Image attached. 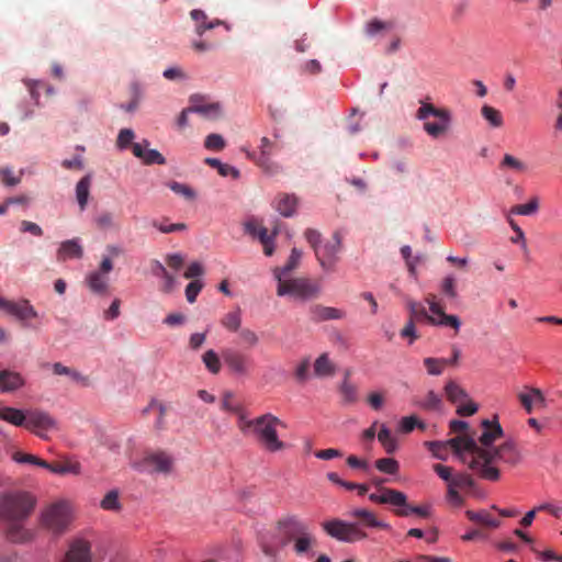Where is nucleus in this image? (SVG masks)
<instances>
[{
	"mask_svg": "<svg viewBox=\"0 0 562 562\" xmlns=\"http://www.w3.org/2000/svg\"><path fill=\"white\" fill-rule=\"evenodd\" d=\"M302 258V251L297 248H293L291 250L290 257L286 261V263L282 268H276L273 273L274 278L277 279V276L280 273L281 278H284L286 274H289L291 271L297 268L300 260Z\"/></svg>",
	"mask_w": 562,
	"mask_h": 562,
	"instance_id": "obj_35",
	"label": "nucleus"
},
{
	"mask_svg": "<svg viewBox=\"0 0 562 562\" xmlns=\"http://www.w3.org/2000/svg\"><path fill=\"white\" fill-rule=\"evenodd\" d=\"M425 445L431 451L434 457L437 458V459H440V460H446V458H447V448L448 447H450L453 450V448L449 443V440L446 441V442L427 441Z\"/></svg>",
	"mask_w": 562,
	"mask_h": 562,
	"instance_id": "obj_50",
	"label": "nucleus"
},
{
	"mask_svg": "<svg viewBox=\"0 0 562 562\" xmlns=\"http://www.w3.org/2000/svg\"><path fill=\"white\" fill-rule=\"evenodd\" d=\"M278 426L285 427L284 423L272 414H263L254 419H246L240 415L238 422L240 431L245 435H254L268 452H278L286 448V443L278 437Z\"/></svg>",
	"mask_w": 562,
	"mask_h": 562,
	"instance_id": "obj_4",
	"label": "nucleus"
},
{
	"mask_svg": "<svg viewBox=\"0 0 562 562\" xmlns=\"http://www.w3.org/2000/svg\"><path fill=\"white\" fill-rule=\"evenodd\" d=\"M91 186V176L81 178L76 186V199L81 211L87 207Z\"/></svg>",
	"mask_w": 562,
	"mask_h": 562,
	"instance_id": "obj_30",
	"label": "nucleus"
},
{
	"mask_svg": "<svg viewBox=\"0 0 562 562\" xmlns=\"http://www.w3.org/2000/svg\"><path fill=\"white\" fill-rule=\"evenodd\" d=\"M153 226L159 229L161 233L169 234L173 232L184 231L187 229V225L184 223H176V224H166L165 222L154 221Z\"/></svg>",
	"mask_w": 562,
	"mask_h": 562,
	"instance_id": "obj_61",
	"label": "nucleus"
},
{
	"mask_svg": "<svg viewBox=\"0 0 562 562\" xmlns=\"http://www.w3.org/2000/svg\"><path fill=\"white\" fill-rule=\"evenodd\" d=\"M481 115L483 116V119L485 121L488 122V124L492 127L498 128V127L503 126V124H504V120H503V115H502L501 111L488 105V104H484L482 106Z\"/></svg>",
	"mask_w": 562,
	"mask_h": 562,
	"instance_id": "obj_37",
	"label": "nucleus"
},
{
	"mask_svg": "<svg viewBox=\"0 0 562 562\" xmlns=\"http://www.w3.org/2000/svg\"><path fill=\"white\" fill-rule=\"evenodd\" d=\"M375 468L386 474H396L400 470L398 462L393 458H381L375 461Z\"/></svg>",
	"mask_w": 562,
	"mask_h": 562,
	"instance_id": "obj_46",
	"label": "nucleus"
},
{
	"mask_svg": "<svg viewBox=\"0 0 562 562\" xmlns=\"http://www.w3.org/2000/svg\"><path fill=\"white\" fill-rule=\"evenodd\" d=\"M381 494L372 493L369 495V499L376 504H390L395 507L406 505V495L397 490L393 488H381Z\"/></svg>",
	"mask_w": 562,
	"mask_h": 562,
	"instance_id": "obj_19",
	"label": "nucleus"
},
{
	"mask_svg": "<svg viewBox=\"0 0 562 562\" xmlns=\"http://www.w3.org/2000/svg\"><path fill=\"white\" fill-rule=\"evenodd\" d=\"M13 460L18 463H30V464H34V465H37V467H41V468H44L45 467H48V462L34 456V454H30V453H23V452H20V451H16L14 454H13Z\"/></svg>",
	"mask_w": 562,
	"mask_h": 562,
	"instance_id": "obj_48",
	"label": "nucleus"
},
{
	"mask_svg": "<svg viewBox=\"0 0 562 562\" xmlns=\"http://www.w3.org/2000/svg\"><path fill=\"white\" fill-rule=\"evenodd\" d=\"M0 419L5 420L14 426H25L26 414L21 409L13 407H0Z\"/></svg>",
	"mask_w": 562,
	"mask_h": 562,
	"instance_id": "obj_32",
	"label": "nucleus"
},
{
	"mask_svg": "<svg viewBox=\"0 0 562 562\" xmlns=\"http://www.w3.org/2000/svg\"><path fill=\"white\" fill-rule=\"evenodd\" d=\"M314 373H315V375H317L319 378L334 375V373H335V366L329 360L327 353H322L315 360Z\"/></svg>",
	"mask_w": 562,
	"mask_h": 562,
	"instance_id": "obj_34",
	"label": "nucleus"
},
{
	"mask_svg": "<svg viewBox=\"0 0 562 562\" xmlns=\"http://www.w3.org/2000/svg\"><path fill=\"white\" fill-rule=\"evenodd\" d=\"M474 484L473 477L464 472L454 474L450 482V485L457 488H473Z\"/></svg>",
	"mask_w": 562,
	"mask_h": 562,
	"instance_id": "obj_52",
	"label": "nucleus"
},
{
	"mask_svg": "<svg viewBox=\"0 0 562 562\" xmlns=\"http://www.w3.org/2000/svg\"><path fill=\"white\" fill-rule=\"evenodd\" d=\"M222 359L231 374L235 376H248L251 372V359L233 348H225L221 352Z\"/></svg>",
	"mask_w": 562,
	"mask_h": 562,
	"instance_id": "obj_9",
	"label": "nucleus"
},
{
	"mask_svg": "<svg viewBox=\"0 0 562 562\" xmlns=\"http://www.w3.org/2000/svg\"><path fill=\"white\" fill-rule=\"evenodd\" d=\"M307 243L315 251L324 241L322 240L321 233L313 228H307L304 233Z\"/></svg>",
	"mask_w": 562,
	"mask_h": 562,
	"instance_id": "obj_63",
	"label": "nucleus"
},
{
	"mask_svg": "<svg viewBox=\"0 0 562 562\" xmlns=\"http://www.w3.org/2000/svg\"><path fill=\"white\" fill-rule=\"evenodd\" d=\"M91 546L85 539H76L70 544L63 562H91Z\"/></svg>",
	"mask_w": 562,
	"mask_h": 562,
	"instance_id": "obj_17",
	"label": "nucleus"
},
{
	"mask_svg": "<svg viewBox=\"0 0 562 562\" xmlns=\"http://www.w3.org/2000/svg\"><path fill=\"white\" fill-rule=\"evenodd\" d=\"M509 225H510L512 229L515 232V236L512 237V239H510L512 243L520 244L521 248L525 251H527L528 247H527V241H526V237H525L524 231L513 220H509Z\"/></svg>",
	"mask_w": 562,
	"mask_h": 562,
	"instance_id": "obj_59",
	"label": "nucleus"
},
{
	"mask_svg": "<svg viewBox=\"0 0 562 562\" xmlns=\"http://www.w3.org/2000/svg\"><path fill=\"white\" fill-rule=\"evenodd\" d=\"M277 281L279 296L292 295L301 300H311L317 297L321 292V286L306 278L284 279L279 273Z\"/></svg>",
	"mask_w": 562,
	"mask_h": 562,
	"instance_id": "obj_5",
	"label": "nucleus"
},
{
	"mask_svg": "<svg viewBox=\"0 0 562 562\" xmlns=\"http://www.w3.org/2000/svg\"><path fill=\"white\" fill-rule=\"evenodd\" d=\"M449 443L462 463L488 481L499 479V470L493 465L494 462L503 461L515 465L521 460L519 450L510 440L493 449L479 450L473 436L464 434L450 439Z\"/></svg>",
	"mask_w": 562,
	"mask_h": 562,
	"instance_id": "obj_1",
	"label": "nucleus"
},
{
	"mask_svg": "<svg viewBox=\"0 0 562 562\" xmlns=\"http://www.w3.org/2000/svg\"><path fill=\"white\" fill-rule=\"evenodd\" d=\"M246 232L252 236H257L260 243L271 236L268 234V229L266 227L259 226L252 222L246 224Z\"/></svg>",
	"mask_w": 562,
	"mask_h": 562,
	"instance_id": "obj_60",
	"label": "nucleus"
},
{
	"mask_svg": "<svg viewBox=\"0 0 562 562\" xmlns=\"http://www.w3.org/2000/svg\"><path fill=\"white\" fill-rule=\"evenodd\" d=\"M441 292L449 299L458 296L456 279L453 276H447L442 279L440 284Z\"/></svg>",
	"mask_w": 562,
	"mask_h": 562,
	"instance_id": "obj_54",
	"label": "nucleus"
},
{
	"mask_svg": "<svg viewBox=\"0 0 562 562\" xmlns=\"http://www.w3.org/2000/svg\"><path fill=\"white\" fill-rule=\"evenodd\" d=\"M202 361L212 374H217L221 371V359L214 350H206L202 356Z\"/></svg>",
	"mask_w": 562,
	"mask_h": 562,
	"instance_id": "obj_43",
	"label": "nucleus"
},
{
	"mask_svg": "<svg viewBox=\"0 0 562 562\" xmlns=\"http://www.w3.org/2000/svg\"><path fill=\"white\" fill-rule=\"evenodd\" d=\"M448 112L450 111L447 109H439L431 103L422 102L420 108L417 110L416 117L422 121H425L429 115L435 117L443 116L447 119Z\"/></svg>",
	"mask_w": 562,
	"mask_h": 562,
	"instance_id": "obj_39",
	"label": "nucleus"
},
{
	"mask_svg": "<svg viewBox=\"0 0 562 562\" xmlns=\"http://www.w3.org/2000/svg\"><path fill=\"white\" fill-rule=\"evenodd\" d=\"M424 364L427 369L428 374L430 375H440L443 371V368L448 366V360L441 358H425Z\"/></svg>",
	"mask_w": 562,
	"mask_h": 562,
	"instance_id": "obj_45",
	"label": "nucleus"
},
{
	"mask_svg": "<svg viewBox=\"0 0 562 562\" xmlns=\"http://www.w3.org/2000/svg\"><path fill=\"white\" fill-rule=\"evenodd\" d=\"M203 288V283L200 280L191 281L186 288V297L189 303H194L199 293Z\"/></svg>",
	"mask_w": 562,
	"mask_h": 562,
	"instance_id": "obj_58",
	"label": "nucleus"
},
{
	"mask_svg": "<svg viewBox=\"0 0 562 562\" xmlns=\"http://www.w3.org/2000/svg\"><path fill=\"white\" fill-rule=\"evenodd\" d=\"M445 392H446V396L447 398L451 402V403H461L465 400H468L469 395L468 393L465 392V390L463 387H461L458 383H456L454 381H449L446 386H445Z\"/></svg>",
	"mask_w": 562,
	"mask_h": 562,
	"instance_id": "obj_36",
	"label": "nucleus"
},
{
	"mask_svg": "<svg viewBox=\"0 0 562 562\" xmlns=\"http://www.w3.org/2000/svg\"><path fill=\"white\" fill-rule=\"evenodd\" d=\"M205 148L220 151L225 147V139L220 134H210L204 140Z\"/></svg>",
	"mask_w": 562,
	"mask_h": 562,
	"instance_id": "obj_57",
	"label": "nucleus"
},
{
	"mask_svg": "<svg viewBox=\"0 0 562 562\" xmlns=\"http://www.w3.org/2000/svg\"><path fill=\"white\" fill-rule=\"evenodd\" d=\"M149 140L143 139L133 145V155L145 165H166V158L157 150L149 148Z\"/></svg>",
	"mask_w": 562,
	"mask_h": 562,
	"instance_id": "obj_14",
	"label": "nucleus"
},
{
	"mask_svg": "<svg viewBox=\"0 0 562 562\" xmlns=\"http://www.w3.org/2000/svg\"><path fill=\"white\" fill-rule=\"evenodd\" d=\"M349 516L359 519V526L363 525L367 527L381 528L385 530L391 529V526L389 524L379 520L373 512H370L364 508L353 509L352 512L349 513Z\"/></svg>",
	"mask_w": 562,
	"mask_h": 562,
	"instance_id": "obj_22",
	"label": "nucleus"
},
{
	"mask_svg": "<svg viewBox=\"0 0 562 562\" xmlns=\"http://www.w3.org/2000/svg\"><path fill=\"white\" fill-rule=\"evenodd\" d=\"M527 392L518 394V400L527 413H531L535 406L543 407L546 398L542 391L538 387H525Z\"/></svg>",
	"mask_w": 562,
	"mask_h": 562,
	"instance_id": "obj_18",
	"label": "nucleus"
},
{
	"mask_svg": "<svg viewBox=\"0 0 562 562\" xmlns=\"http://www.w3.org/2000/svg\"><path fill=\"white\" fill-rule=\"evenodd\" d=\"M70 506L64 501L49 505L42 514V524L55 533L65 531L70 524Z\"/></svg>",
	"mask_w": 562,
	"mask_h": 562,
	"instance_id": "obj_7",
	"label": "nucleus"
},
{
	"mask_svg": "<svg viewBox=\"0 0 562 562\" xmlns=\"http://www.w3.org/2000/svg\"><path fill=\"white\" fill-rule=\"evenodd\" d=\"M48 471L55 474L66 475L74 474L78 475L81 472V465L77 461L66 460L64 462L58 463H48V467H45Z\"/></svg>",
	"mask_w": 562,
	"mask_h": 562,
	"instance_id": "obj_27",
	"label": "nucleus"
},
{
	"mask_svg": "<svg viewBox=\"0 0 562 562\" xmlns=\"http://www.w3.org/2000/svg\"><path fill=\"white\" fill-rule=\"evenodd\" d=\"M190 110L206 117H216L220 115L221 105L218 102H207L203 95L194 94L190 97Z\"/></svg>",
	"mask_w": 562,
	"mask_h": 562,
	"instance_id": "obj_16",
	"label": "nucleus"
},
{
	"mask_svg": "<svg viewBox=\"0 0 562 562\" xmlns=\"http://www.w3.org/2000/svg\"><path fill=\"white\" fill-rule=\"evenodd\" d=\"M297 205V199L293 194H281L276 201L278 212L284 216L290 217L294 214Z\"/></svg>",
	"mask_w": 562,
	"mask_h": 562,
	"instance_id": "obj_28",
	"label": "nucleus"
},
{
	"mask_svg": "<svg viewBox=\"0 0 562 562\" xmlns=\"http://www.w3.org/2000/svg\"><path fill=\"white\" fill-rule=\"evenodd\" d=\"M135 138V133L131 128H123L120 131L116 139V146L120 149H126L131 147L133 149V143Z\"/></svg>",
	"mask_w": 562,
	"mask_h": 562,
	"instance_id": "obj_51",
	"label": "nucleus"
},
{
	"mask_svg": "<svg viewBox=\"0 0 562 562\" xmlns=\"http://www.w3.org/2000/svg\"><path fill=\"white\" fill-rule=\"evenodd\" d=\"M274 149H279L277 143L271 142L268 137H262L260 140L261 157H259L258 164L260 167L268 169L270 164L269 156L272 155Z\"/></svg>",
	"mask_w": 562,
	"mask_h": 562,
	"instance_id": "obj_38",
	"label": "nucleus"
},
{
	"mask_svg": "<svg viewBox=\"0 0 562 562\" xmlns=\"http://www.w3.org/2000/svg\"><path fill=\"white\" fill-rule=\"evenodd\" d=\"M113 269V262L110 258L105 257L100 263L97 271L90 272L86 277V282L89 289L97 294H104L108 291V277L106 274Z\"/></svg>",
	"mask_w": 562,
	"mask_h": 562,
	"instance_id": "obj_11",
	"label": "nucleus"
},
{
	"mask_svg": "<svg viewBox=\"0 0 562 562\" xmlns=\"http://www.w3.org/2000/svg\"><path fill=\"white\" fill-rule=\"evenodd\" d=\"M415 427H419L422 429H425V425L418 420L415 416H406L403 417L398 425V430L408 434L415 429Z\"/></svg>",
	"mask_w": 562,
	"mask_h": 562,
	"instance_id": "obj_53",
	"label": "nucleus"
},
{
	"mask_svg": "<svg viewBox=\"0 0 562 562\" xmlns=\"http://www.w3.org/2000/svg\"><path fill=\"white\" fill-rule=\"evenodd\" d=\"M83 256V248L79 238L68 239L59 245L56 254L57 261L64 262L69 259H80Z\"/></svg>",
	"mask_w": 562,
	"mask_h": 562,
	"instance_id": "obj_20",
	"label": "nucleus"
},
{
	"mask_svg": "<svg viewBox=\"0 0 562 562\" xmlns=\"http://www.w3.org/2000/svg\"><path fill=\"white\" fill-rule=\"evenodd\" d=\"M483 431L476 442V448L480 449H493V443L503 437L504 431L501 424L495 420L483 419L482 423Z\"/></svg>",
	"mask_w": 562,
	"mask_h": 562,
	"instance_id": "obj_13",
	"label": "nucleus"
},
{
	"mask_svg": "<svg viewBox=\"0 0 562 562\" xmlns=\"http://www.w3.org/2000/svg\"><path fill=\"white\" fill-rule=\"evenodd\" d=\"M437 119H438L437 122H425L424 123L425 132L434 138H438L439 136L443 135L449 130L450 122H451V114H450V112H448L447 119L443 116H438Z\"/></svg>",
	"mask_w": 562,
	"mask_h": 562,
	"instance_id": "obj_26",
	"label": "nucleus"
},
{
	"mask_svg": "<svg viewBox=\"0 0 562 562\" xmlns=\"http://www.w3.org/2000/svg\"><path fill=\"white\" fill-rule=\"evenodd\" d=\"M477 412V405L471 400H465V403L461 402L458 405L457 413L460 416H472Z\"/></svg>",
	"mask_w": 562,
	"mask_h": 562,
	"instance_id": "obj_64",
	"label": "nucleus"
},
{
	"mask_svg": "<svg viewBox=\"0 0 562 562\" xmlns=\"http://www.w3.org/2000/svg\"><path fill=\"white\" fill-rule=\"evenodd\" d=\"M465 516L473 522L491 527V528H497L499 527L501 522L499 520L495 519L487 510H467Z\"/></svg>",
	"mask_w": 562,
	"mask_h": 562,
	"instance_id": "obj_29",
	"label": "nucleus"
},
{
	"mask_svg": "<svg viewBox=\"0 0 562 562\" xmlns=\"http://www.w3.org/2000/svg\"><path fill=\"white\" fill-rule=\"evenodd\" d=\"M339 393L345 404H353L358 401V389L348 381L347 375L339 387Z\"/></svg>",
	"mask_w": 562,
	"mask_h": 562,
	"instance_id": "obj_41",
	"label": "nucleus"
},
{
	"mask_svg": "<svg viewBox=\"0 0 562 562\" xmlns=\"http://www.w3.org/2000/svg\"><path fill=\"white\" fill-rule=\"evenodd\" d=\"M143 463L145 467L150 468L151 472L168 474L172 471L173 459L171 456L164 451H158L147 454Z\"/></svg>",
	"mask_w": 562,
	"mask_h": 562,
	"instance_id": "obj_15",
	"label": "nucleus"
},
{
	"mask_svg": "<svg viewBox=\"0 0 562 562\" xmlns=\"http://www.w3.org/2000/svg\"><path fill=\"white\" fill-rule=\"evenodd\" d=\"M221 324L229 331H238L241 325L240 310L229 312L223 316Z\"/></svg>",
	"mask_w": 562,
	"mask_h": 562,
	"instance_id": "obj_42",
	"label": "nucleus"
},
{
	"mask_svg": "<svg viewBox=\"0 0 562 562\" xmlns=\"http://www.w3.org/2000/svg\"><path fill=\"white\" fill-rule=\"evenodd\" d=\"M53 373L56 375H67L71 381L88 386L90 384L89 378L81 374L76 369L64 366L61 362H55L52 366Z\"/></svg>",
	"mask_w": 562,
	"mask_h": 562,
	"instance_id": "obj_24",
	"label": "nucleus"
},
{
	"mask_svg": "<svg viewBox=\"0 0 562 562\" xmlns=\"http://www.w3.org/2000/svg\"><path fill=\"white\" fill-rule=\"evenodd\" d=\"M168 187L176 194L182 195L183 198H186L188 200H193L195 198V192L190 187H188L187 184H183V183H180V182H177V181H171L168 184Z\"/></svg>",
	"mask_w": 562,
	"mask_h": 562,
	"instance_id": "obj_56",
	"label": "nucleus"
},
{
	"mask_svg": "<svg viewBox=\"0 0 562 562\" xmlns=\"http://www.w3.org/2000/svg\"><path fill=\"white\" fill-rule=\"evenodd\" d=\"M340 250L341 237L338 232H335L330 239L324 241L318 248H316L314 251L315 257L324 271H336Z\"/></svg>",
	"mask_w": 562,
	"mask_h": 562,
	"instance_id": "obj_8",
	"label": "nucleus"
},
{
	"mask_svg": "<svg viewBox=\"0 0 562 562\" xmlns=\"http://www.w3.org/2000/svg\"><path fill=\"white\" fill-rule=\"evenodd\" d=\"M25 427L37 436L45 438V431L56 428V420L46 412L31 411L26 413Z\"/></svg>",
	"mask_w": 562,
	"mask_h": 562,
	"instance_id": "obj_12",
	"label": "nucleus"
},
{
	"mask_svg": "<svg viewBox=\"0 0 562 562\" xmlns=\"http://www.w3.org/2000/svg\"><path fill=\"white\" fill-rule=\"evenodd\" d=\"M539 207L538 200L536 198L531 199L526 204H517L512 209V213L518 215H531L537 212Z\"/></svg>",
	"mask_w": 562,
	"mask_h": 562,
	"instance_id": "obj_55",
	"label": "nucleus"
},
{
	"mask_svg": "<svg viewBox=\"0 0 562 562\" xmlns=\"http://www.w3.org/2000/svg\"><path fill=\"white\" fill-rule=\"evenodd\" d=\"M24 385V379L20 373L2 370L0 371V391L12 392Z\"/></svg>",
	"mask_w": 562,
	"mask_h": 562,
	"instance_id": "obj_23",
	"label": "nucleus"
},
{
	"mask_svg": "<svg viewBox=\"0 0 562 562\" xmlns=\"http://www.w3.org/2000/svg\"><path fill=\"white\" fill-rule=\"evenodd\" d=\"M429 324L434 326H443L452 328L456 334L459 333L461 327V321L457 315L446 314L443 308L439 313H436L434 317H429Z\"/></svg>",
	"mask_w": 562,
	"mask_h": 562,
	"instance_id": "obj_25",
	"label": "nucleus"
},
{
	"mask_svg": "<svg viewBox=\"0 0 562 562\" xmlns=\"http://www.w3.org/2000/svg\"><path fill=\"white\" fill-rule=\"evenodd\" d=\"M407 308L409 312V318L413 322H419L422 319H426L429 323V317H434V315H429L425 308V306L416 301L409 300L407 302Z\"/></svg>",
	"mask_w": 562,
	"mask_h": 562,
	"instance_id": "obj_40",
	"label": "nucleus"
},
{
	"mask_svg": "<svg viewBox=\"0 0 562 562\" xmlns=\"http://www.w3.org/2000/svg\"><path fill=\"white\" fill-rule=\"evenodd\" d=\"M378 440L389 454L394 453L398 448L396 438L384 424L381 425L378 431Z\"/></svg>",
	"mask_w": 562,
	"mask_h": 562,
	"instance_id": "obj_31",
	"label": "nucleus"
},
{
	"mask_svg": "<svg viewBox=\"0 0 562 562\" xmlns=\"http://www.w3.org/2000/svg\"><path fill=\"white\" fill-rule=\"evenodd\" d=\"M323 530L331 538L342 542H356L368 537L357 522H347L335 518L322 524Z\"/></svg>",
	"mask_w": 562,
	"mask_h": 562,
	"instance_id": "obj_6",
	"label": "nucleus"
},
{
	"mask_svg": "<svg viewBox=\"0 0 562 562\" xmlns=\"http://www.w3.org/2000/svg\"><path fill=\"white\" fill-rule=\"evenodd\" d=\"M289 544L293 546V551L299 557L313 555L312 551L317 544L308 524L296 515L280 518L276 522L271 539L262 537L259 540L263 554L274 561L279 559L281 550Z\"/></svg>",
	"mask_w": 562,
	"mask_h": 562,
	"instance_id": "obj_2",
	"label": "nucleus"
},
{
	"mask_svg": "<svg viewBox=\"0 0 562 562\" xmlns=\"http://www.w3.org/2000/svg\"><path fill=\"white\" fill-rule=\"evenodd\" d=\"M499 168H509L518 172H525L527 170V165L524 161L519 160L518 158L509 154H506L504 155L502 161L499 162Z\"/></svg>",
	"mask_w": 562,
	"mask_h": 562,
	"instance_id": "obj_47",
	"label": "nucleus"
},
{
	"mask_svg": "<svg viewBox=\"0 0 562 562\" xmlns=\"http://www.w3.org/2000/svg\"><path fill=\"white\" fill-rule=\"evenodd\" d=\"M389 27H391L390 23L383 22L378 19H373L367 23L366 32L368 35L373 36L375 34H378L379 32L386 30Z\"/></svg>",
	"mask_w": 562,
	"mask_h": 562,
	"instance_id": "obj_62",
	"label": "nucleus"
},
{
	"mask_svg": "<svg viewBox=\"0 0 562 562\" xmlns=\"http://www.w3.org/2000/svg\"><path fill=\"white\" fill-rule=\"evenodd\" d=\"M345 312L330 306H324L321 304H315L310 307V316L311 319L315 323L330 321V319H341L345 317Z\"/></svg>",
	"mask_w": 562,
	"mask_h": 562,
	"instance_id": "obj_21",
	"label": "nucleus"
},
{
	"mask_svg": "<svg viewBox=\"0 0 562 562\" xmlns=\"http://www.w3.org/2000/svg\"><path fill=\"white\" fill-rule=\"evenodd\" d=\"M191 19L195 22V32L202 35L206 30L214 29L221 22L218 20L206 22L207 16L202 10L194 9L190 13Z\"/></svg>",
	"mask_w": 562,
	"mask_h": 562,
	"instance_id": "obj_33",
	"label": "nucleus"
},
{
	"mask_svg": "<svg viewBox=\"0 0 562 562\" xmlns=\"http://www.w3.org/2000/svg\"><path fill=\"white\" fill-rule=\"evenodd\" d=\"M35 498L26 492H11L0 495V528L7 540L25 543L33 539L26 521L35 508Z\"/></svg>",
	"mask_w": 562,
	"mask_h": 562,
	"instance_id": "obj_3",
	"label": "nucleus"
},
{
	"mask_svg": "<svg viewBox=\"0 0 562 562\" xmlns=\"http://www.w3.org/2000/svg\"><path fill=\"white\" fill-rule=\"evenodd\" d=\"M395 514L401 517H407L411 514H416L420 517H428L430 515V508L429 506H412L406 503V505L398 506Z\"/></svg>",
	"mask_w": 562,
	"mask_h": 562,
	"instance_id": "obj_44",
	"label": "nucleus"
},
{
	"mask_svg": "<svg viewBox=\"0 0 562 562\" xmlns=\"http://www.w3.org/2000/svg\"><path fill=\"white\" fill-rule=\"evenodd\" d=\"M0 308L21 322H26L38 316L37 312L27 300L10 301L0 297Z\"/></svg>",
	"mask_w": 562,
	"mask_h": 562,
	"instance_id": "obj_10",
	"label": "nucleus"
},
{
	"mask_svg": "<svg viewBox=\"0 0 562 562\" xmlns=\"http://www.w3.org/2000/svg\"><path fill=\"white\" fill-rule=\"evenodd\" d=\"M101 507L104 510L117 512L121 509V503L119 501V492L113 490L105 494L101 501Z\"/></svg>",
	"mask_w": 562,
	"mask_h": 562,
	"instance_id": "obj_49",
	"label": "nucleus"
}]
</instances>
